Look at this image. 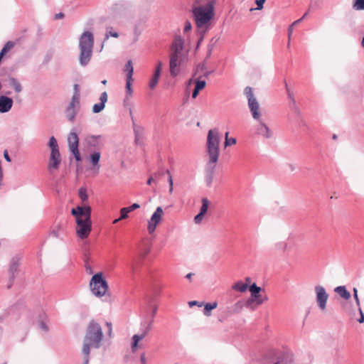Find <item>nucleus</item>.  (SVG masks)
<instances>
[{
    "label": "nucleus",
    "mask_w": 364,
    "mask_h": 364,
    "mask_svg": "<svg viewBox=\"0 0 364 364\" xmlns=\"http://www.w3.org/2000/svg\"><path fill=\"white\" fill-rule=\"evenodd\" d=\"M149 253V249H146L143 253L140 254L142 258H144Z\"/></svg>",
    "instance_id": "62"
},
{
    "label": "nucleus",
    "mask_w": 364,
    "mask_h": 364,
    "mask_svg": "<svg viewBox=\"0 0 364 364\" xmlns=\"http://www.w3.org/2000/svg\"><path fill=\"white\" fill-rule=\"evenodd\" d=\"M161 67H162V63L161 61H159L158 63H157V65L156 67L155 70H159V71L161 73Z\"/></svg>",
    "instance_id": "59"
},
{
    "label": "nucleus",
    "mask_w": 364,
    "mask_h": 364,
    "mask_svg": "<svg viewBox=\"0 0 364 364\" xmlns=\"http://www.w3.org/2000/svg\"><path fill=\"white\" fill-rule=\"evenodd\" d=\"M244 93L247 100L248 108L254 120H259L262 117L259 102L250 87H246Z\"/></svg>",
    "instance_id": "7"
},
{
    "label": "nucleus",
    "mask_w": 364,
    "mask_h": 364,
    "mask_svg": "<svg viewBox=\"0 0 364 364\" xmlns=\"http://www.w3.org/2000/svg\"><path fill=\"white\" fill-rule=\"evenodd\" d=\"M107 326H108V335L110 337L112 336V325L109 323H107Z\"/></svg>",
    "instance_id": "61"
},
{
    "label": "nucleus",
    "mask_w": 364,
    "mask_h": 364,
    "mask_svg": "<svg viewBox=\"0 0 364 364\" xmlns=\"http://www.w3.org/2000/svg\"><path fill=\"white\" fill-rule=\"evenodd\" d=\"M183 48V40L182 39V38L180 36H176L172 43V45L171 47V50L174 51V52L181 53Z\"/></svg>",
    "instance_id": "21"
},
{
    "label": "nucleus",
    "mask_w": 364,
    "mask_h": 364,
    "mask_svg": "<svg viewBox=\"0 0 364 364\" xmlns=\"http://www.w3.org/2000/svg\"><path fill=\"white\" fill-rule=\"evenodd\" d=\"M7 82H8L9 86L13 87L16 93L18 94L22 91L23 87H22L21 84L15 77H9L7 80Z\"/></svg>",
    "instance_id": "23"
},
{
    "label": "nucleus",
    "mask_w": 364,
    "mask_h": 364,
    "mask_svg": "<svg viewBox=\"0 0 364 364\" xmlns=\"http://www.w3.org/2000/svg\"><path fill=\"white\" fill-rule=\"evenodd\" d=\"M220 139V134L217 129L208 131L207 136V151L209 159H218Z\"/></svg>",
    "instance_id": "5"
},
{
    "label": "nucleus",
    "mask_w": 364,
    "mask_h": 364,
    "mask_svg": "<svg viewBox=\"0 0 364 364\" xmlns=\"http://www.w3.org/2000/svg\"><path fill=\"white\" fill-rule=\"evenodd\" d=\"M315 292L318 306L322 311H324L326 309L328 294H327L325 288L320 285L315 287Z\"/></svg>",
    "instance_id": "13"
},
{
    "label": "nucleus",
    "mask_w": 364,
    "mask_h": 364,
    "mask_svg": "<svg viewBox=\"0 0 364 364\" xmlns=\"http://www.w3.org/2000/svg\"><path fill=\"white\" fill-rule=\"evenodd\" d=\"M206 82L205 80H197L196 82V86L195 87L200 91L205 87Z\"/></svg>",
    "instance_id": "41"
},
{
    "label": "nucleus",
    "mask_w": 364,
    "mask_h": 364,
    "mask_svg": "<svg viewBox=\"0 0 364 364\" xmlns=\"http://www.w3.org/2000/svg\"><path fill=\"white\" fill-rule=\"evenodd\" d=\"M100 152L98 151H95L92 154H90L89 159H100Z\"/></svg>",
    "instance_id": "46"
},
{
    "label": "nucleus",
    "mask_w": 364,
    "mask_h": 364,
    "mask_svg": "<svg viewBox=\"0 0 364 364\" xmlns=\"http://www.w3.org/2000/svg\"><path fill=\"white\" fill-rule=\"evenodd\" d=\"M247 288H248L247 284H245L242 281H238V282H235L232 287V289L233 290L239 291V292H242V293L245 292L247 291Z\"/></svg>",
    "instance_id": "26"
},
{
    "label": "nucleus",
    "mask_w": 364,
    "mask_h": 364,
    "mask_svg": "<svg viewBox=\"0 0 364 364\" xmlns=\"http://www.w3.org/2000/svg\"><path fill=\"white\" fill-rule=\"evenodd\" d=\"M60 230H61V225L60 224L56 225L50 230V235H52L54 237H58Z\"/></svg>",
    "instance_id": "36"
},
{
    "label": "nucleus",
    "mask_w": 364,
    "mask_h": 364,
    "mask_svg": "<svg viewBox=\"0 0 364 364\" xmlns=\"http://www.w3.org/2000/svg\"><path fill=\"white\" fill-rule=\"evenodd\" d=\"M109 36L117 38L119 36V34L117 32L115 31H108L105 35V40L108 39Z\"/></svg>",
    "instance_id": "48"
},
{
    "label": "nucleus",
    "mask_w": 364,
    "mask_h": 364,
    "mask_svg": "<svg viewBox=\"0 0 364 364\" xmlns=\"http://www.w3.org/2000/svg\"><path fill=\"white\" fill-rule=\"evenodd\" d=\"M218 39H219L218 38H215V37H214L211 39L210 43L208 46V53H207V56H206L207 58L210 57L212 50L215 46V44L218 42Z\"/></svg>",
    "instance_id": "33"
},
{
    "label": "nucleus",
    "mask_w": 364,
    "mask_h": 364,
    "mask_svg": "<svg viewBox=\"0 0 364 364\" xmlns=\"http://www.w3.org/2000/svg\"><path fill=\"white\" fill-rule=\"evenodd\" d=\"M151 327V321L149 322L148 326L146 327L145 331L141 335H134L133 336V337H132L133 343H132V350L133 352L136 350V349L137 348L138 343L146 336L148 332L150 331Z\"/></svg>",
    "instance_id": "20"
},
{
    "label": "nucleus",
    "mask_w": 364,
    "mask_h": 364,
    "mask_svg": "<svg viewBox=\"0 0 364 364\" xmlns=\"http://www.w3.org/2000/svg\"><path fill=\"white\" fill-rule=\"evenodd\" d=\"M90 287L92 294L98 297L105 296L108 289L107 282L102 278V273L101 272L92 276Z\"/></svg>",
    "instance_id": "6"
},
{
    "label": "nucleus",
    "mask_w": 364,
    "mask_h": 364,
    "mask_svg": "<svg viewBox=\"0 0 364 364\" xmlns=\"http://www.w3.org/2000/svg\"><path fill=\"white\" fill-rule=\"evenodd\" d=\"M77 173L86 176H93L98 173L100 166L99 161H77Z\"/></svg>",
    "instance_id": "8"
},
{
    "label": "nucleus",
    "mask_w": 364,
    "mask_h": 364,
    "mask_svg": "<svg viewBox=\"0 0 364 364\" xmlns=\"http://www.w3.org/2000/svg\"><path fill=\"white\" fill-rule=\"evenodd\" d=\"M294 26H296V21H294V22L291 24V26H290V27H289V38H291V34H292V33H293V31H294Z\"/></svg>",
    "instance_id": "53"
},
{
    "label": "nucleus",
    "mask_w": 364,
    "mask_h": 364,
    "mask_svg": "<svg viewBox=\"0 0 364 364\" xmlns=\"http://www.w3.org/2000/svg\"><path fill=\"white\" fill-rule=\"evenodd\" d=\"M108 95L107 92L101 93L100 97V102L96 103L92 106V111L95 114L101 112L105 107V104L107 102Z\"/></svg>",
    "instance_id": "18"
},
{
    "label": "nucleus",
    "mask_w": 364,
    "mask_h": 364,
    "mask_svg": "<svg viewBox=\"0 0 364 364\" xmlns=\"http://www.w3.org/2000/svg\"><path fill=\"white\" fill-rule=\"evenodd\" d=\"M130 213L129 210L127 207L122 208L120 210V219L124 220L126 219L128 217V213Z\"/></svg>",
    "instance_id": "40"
},
{
    "label": "nucleus",
    "mask_w": 364,
    "mask_h": 364,
    "mask_svg": "<svg viewBox=\"0 0 364 364\" xmlns=\"http://www.w3.org/2000/svg\"><path fill=\"white\" fill-rule=\"evenodd\" d=\"M180 53L171 51L170 55V60H173L174 62H178L179 58Z\"/></svg>",
    "instance_id": "43"
},
{
    "label": "nucleus",
    "mask_w": 364,
    "mask_h": 364,
    "mask_svg": "<svg viewBox=\"0 0 364 364\" xmlns=\"http://www.w3.org/2000/svg\"><path fill=\"white\" fill-rule=\"evenodd\" d=\"M335 292L337 293L341 298L345 300H348L350 298V294L347 291L346 287L339 286L335 288Z\"/></svg>",
    "instance_id": "24"
},
{
    "label": "nucleus",
    "mask_w": 364,
    "mask_h": 364,
    "mask_svg": "<svg viewBox=\"0 0 364 364\" xmlns=\"http://www.w3.org/2000/svg\"><path fill=\"white\" fill-rule=\"evenodd\" d=\"M124 72L127 73L126 79H133L134 68L132 61L129 60L124 67Z\"/></svg>",
    "instance_id": "25"
},
{
    "label": "nucleus",
    "mask_w": 364,
    "mask_h": 364,
    "mask_svg": "<svg viewBox=\"0 0 364 364\" xmlns=\"http://www.w3.org/2000/svg\"><path fill=\"white\" fill-rule=\"evenodd\" d=\"M132 122L134 133L135 144L140 146L143 145L144 142V129L136 124L133 116H132Z\"/></svg>",
    "instance_id": "15"
},
{
    "label": "nucleus",
    "mask_w": 364,
    "mask_h": 364,
    "mask_svg": "<svg viewBox=\"0 0 364 364\" xmlns=\"http://www.w3.org/2000/svg\"><path fill=\"white\" fill-rule=\"evenodd\" d=\"M4 159H11L7 150H5L4 151Z\"/></svg>",
    "instance_id": "63"
},
{
    "label": "nucleus",
    "mask_w": 364,
    "mask_h": 364,
    "mask_svg": "<svg viewBox=\"0 0 364 364\" xmlns=\"http://www.w3.org/2000/svg\"><path fill=\"white\" fill-rule=\"evenodd\" d=\"M167 173L169 175L168 183H169V193L173 192V179L168 170H166Z\"/></svg>",
    "instance_id": "49"
},
{
    "label": "nucleus",
    "mask_w": 364,
    "mask_h": 364,
    "mask_svg": "<svg viewBox=\"0 0 364 364\" xmlns=\"http://www.w3.org/2000/svg\"><path fill=\"white\" fill-rule=\"evenodd\" d=\"M178 65L177 62H174L173 60H170L169 67H170V73L171 75L173 77L178 75V70H176V67Z\"/></svg>",
    "instance_id": "35"
},
{
    "label": "nucleus",
    "mask_w": 364,
    "mask_h": 364,
    "mask_svg": "<svg viewBox=\"0 0 364 364\" xmlns=\"http://www.w3.org/2000/svg\"><path fill=\"white\" fill-rule=\"evenodd\" d=\"M228 132H227L225 134V146H230V145H232V144H235L236 143V139L235 138L229 139L228 137Z\"/></svg>",
    "instance_id": "42"
},
{
    "label": "nucleus",
    "mask_w": 364,
    "mask_h": 364,
    "mask_svg": "<svg viewBox=\"0 0 364 364\" xmlns=\"http://www.w3.org/2000/svg\"><path fill=\"white\" fill-rule=\"evenodd\" d=\"M102 339L103 332L100 325L92 320L87 326L82 345V353L85 355V364L88 363L90 348H99Z\"/></svg>",
    "instance_id": "3"
},
{
    "label": "nucleus",
    "mask_w": 364,
    "mask_h": 364,
    "mask_svg": "<svg viewBox=\"0 0 364 364\" xmlns=\"http://www.w3.org/2000/svg\"><path fill=\"white\" fill-rule=\"evenodd\" d=\"M48 146L50 149V159H59L60 154L59 151V147L55 136H51L49 139Z\"/></svg>",
    "instance_id": "16"
},
{
    "label": "nucleus",
    "mask_w": 364,
    "mask_h": 364,
    "mask_svg": "<svg viewBox=\"0 0 364 364\" xmlns=\"http://www.w3.org/2000/svg\"><path fill=\"white\" fill-rule=\"evenodd\" d=\"M353 9L356 11L364 10V0H353Z\"/></svg>",
    "instance_id": "34"
},
{
    "label": "nucleus",
    "mask_w": 364,
    "mask_h": 364,
    "mask_svg": "<svg viewBox=\"0 0 364 364\" xmlns=\"http://www.w3.org/2000/svg\"><path fill=\"white\" fill-rule=\"evenodd\" d=\"M192 28L191 23L188 21H187L184 26V31L188 32Z\"/></svg>",
    "instance_id": "55"
},
{
    "label": "nucleus",
    "mask_w": 364,
    "mask_h": 364,
    "mask_svg": "<svg viewBox=\"0 0 364 364\" xmlns=\"http://www.w3.org/2000/svg\"><path fill=\"white\" fill-rule=\"evenodd\" d=\"M79 197L82 202H85L87 200L88 196L85 188H81L79 190Z\"/></svg>",
    "instance_id": "37"
},
{
    "label": "nucleus",
    "mask_w": 364,
    "mask_h": 364,
    "mask_svg": "<svg viewBox=\"0 0 364 364\" xmlns=\"http://www.w3.org/2000/svg\"><path fill=\"white\" fill-rule=\"evenodd\" d=\"M71 214L75 218V232L81 239H87L92 230L91 208L88 205L77 206L71 210Z\"/></svg>",
    "instance_id": "2"
},
{
    "label": "nucleus",
    "mask_w": 364,
    "mask_h": 364,
    "mask_svg": "<svg viewBox=\"0 0 364 364\" xmlns=\"http://www.w3.org/2000/svg\"><path fill=\"white\" fill-rule=\"evenodd\" d=\"M353 297L355 300V303H356V305L358 306V308L359 306H360V299L358 298V290L356 288H353Z\"/></svg>",
    "instance_id": "44"
},
{
    "label": "nucleus",
    "mask_w": 364,
    "mask_h": 364,
    "mask_svg": "<svg viewBox=\"0 0 364 364\" xmlns=\"http://www.w3.org/2000/svg\"><path fill=\"white\" fill-rule=\"evenodd\" d=\"M132 97H128L127 95H125L124 99L123 100V105L124 107L127 108L129 109V112L130 114V117L133 116L132 114V102H131Z\"/></svg>",
    "instance_id": "30"
},
{
    "label": "nucleus",
    "mask_w": 364,
    "mask_h": 364,
    "mask_svg": "<svg viewBox=\"0 0 364 364\" xmlns=\"http://www.w3.org/2000/svg\"><path fill=\"white\" fill-rule=\"evenodd\" d=\"M257 122L256 126L257 134L265 138L270 139L273 136V132L269 127V126L264 122L263 119L261 117L259 120H255Z\"/></svg>",
    "instance_id": "14"
},
{
    "label": "nucleus",
    "mask_w": 364,
    "mask_h": 364,
    "mask_svg": "<svg viewBox=\"0 0 364 364\" xmlns=\"http://www.w3.org/2000/svg\"><path fill=\"white\" fill-rule=\"evenodd\" d=\"M60 164V161H50L48 167L50 172L53 173L58 169Z\"/></svg>",
    "instance_id": "32"
},
{
    "label": "nucleus",
    "mask_w": 364,
    "mask_h": 364,
    "mask_svg": "<svg viewBox=\"0 0 364 364\" xmlns=\"http://www.w3.org/2000/svg\"><path fill=\"white\" fill-rule=\"evenodd\" d=\"M18 264L19 260L18 259L15 258L11 260L9 266V272L11 274H14L17 271Z\"/></svg>",
    "instance_id": "31"
},
{
    "label": "nucleus",
    "mask_w": 364,
    "mask_h": 364,
    "mask_svg": "<svg viewBox=\"0 0 364 364\" xmlns=\"http://www.w3.org/2000/svg\"><path fill=\"white\" fill-rule=\"evenodd\" d=\"M218 306V303L216 301L212 303H207L205 305L203 313L205 316H210V311L216 309Z\"/></svg>",
    "instance_id": "28"
},
{
    "label": "nucleus",
    "mask_w": 364,
    "mask_h": 364,
    "mask_svg": "<svg viewBox=\"0 0 364 364\" xmlns=\"http://www.w3.org/2000/svg\"><path fill=\"white\" fill-rule=\"evenodd\" d=\"M250 291V297L246 302L247 306H250L252 304L256 306H259L268 301V296L265 294H260L262 289L257 287L255 283H253L249 287Z\"/></svg>",
    "instance_id": "9"
},
{
    "label": "nucleus",
    "mask_w": 364,
    "mask_h": 364,
    "mask_svg": "<svg viewBox=\"0 0 364 364\" xmlns=\"http://www.w3.org/2000/svg\"><path fill=\"white\" fill-rule=\"evenodd\" d=\"M80 109V100H77V97L71 98L70 102L68 105L65 110L66 119L71 123L75 121L77 114Z\"/></svg>",
    "instance_id": "10"
},
{
    "label": "nucleus",
    "mask_w": 364,
    "mask_h": 364,
    "mask_svg": "<svg viewBox=\"0 0 364 364\" xmlns=\"http://www.w3.org/2000/svg\"><path fill=\"white\" fill-rule=\"evenodd\" d=\"M217 0H193L191 11L195 23L202 34L198 43L203 39V35L212 28L215 17V6Z\"/></svg>",
    "instance_id": "1"
},
{
    "label": "nucleus",
    "mask_w": 364,
    "mask_h": 364,
    "mask_svg": "<svg viewBox=\"0 0 364 364\" xmlns=\"http://www.w3.org/2000/svg\"><path fill=\"white\" fill-rule=\"evenodd\" d=\"M79 138L74 129H72L68 136V144L70 151L73 154L75 159H81L78 150Z\"/></svg>",
    "instance_id": "11"
},
{
    "label": "nucleus",
    "mask_w": 364,
    "mask_h": 364,
    "mask_svg": "<svg viewBox=\"0 0 364 364\" xmlns=\"http://www.w3.org/2000/svg\"><path fill=\"white\" fill-rule=\"evenodd\" d=\"M63 16H64V14L63 13H58V14H55V18L56 19H60V18H62Z\"/></svg>",
    "instance_id": "64"
},
{
    "label": "nucleus",
    "mask_w": 364,
    "mask_h": 364,
    "mask_svg": "<svg viewBox=\"0 0 364 364\" xmlns=\"http://www.w3.org/2000/svg\"><path fill=\"white\" fill-rule=\"evenodd\" d=\"M285 87L287 90V93L288 95V97L290 100L289 102V107L291 109H294V105H295V100H294V91L291 90L288 86V84L285 82Z\"/></svg>",
    "instance_id": "27"
},
{
    "label": "nucleus",
    "mask_w": 364,
    "mask_h": 364,
    "mask_svg": "<svg viewBox=\"0 0 364 364\" xmlns=\"http://www.w3.org/2000/svg\"><path fill=\"white\" fill-rule=\"evenodd\" d=\"M74 93L72 96V98L77 97V100H80V89L79 85L77 84H75L73 86Z\"/></svg>",
    "instance_id": "39"
},
{
    "label": "nucleus",
    "mask_w": 364,
    "mask_h": 364,
    "mask_svg": "<svg viewBox=\"0 0 364 364\" xmlns=\"http://www.w3.org/2000/svg\"><path fill=\"white\" fill-rule=\"evenodd\" d=\"M140 205L138 203H133L131 206L127 207L129 211H133L137 208H139Z\"/></svg>",
    "instance_id": "54"
},
{
    "label": "nucleus",
    "mask_w": 364,
    "mask_h": 364,
    "mask_svg": "<svg viewBox=\"0 0 364 364\" xmlns=\"http://www.w3.org/2000/svg\"><path fill=\"white\" fill-rule=\"evenodd\" d=\"M134 79H126V86H125V95L128 97H132L133 90H132V82Z\"/></svg>",
    "instance_id": "29"
},
{
    "label": "nucleus",
    "mask_w": 364,
    "mask_h": 364,
    "mask_svg": "<svg viewBox=\"0 0 364 364\" xmlns=\"http://www.w3.org/2000/svg\"><path fill=\"white\" fill-rule=\"evenodd\" d=\"M201 203L202 205L200 207V212L194 218V222L196 224H200L202 222L203 217L206 214L210 205V202L208 199L206 198H202Z\"/></svg>",
    "instance_id": "17"
},
{
    "label": "nucleus",
    "mask_w": 364,
    "mask_h": 364,
    "mask_svg": "<svg viewBox=\"0 0 364 364\" xmlns=\"http://www.w3.org/2000/svg\"><path fill=\"white\" fill-rule=\"evenodd\" d=\"M13 100L7 96L0 97V112H8L12 107Z\"/></svg>",
    "instance_id": "19"
},
{
    "label": "nucleus",
    "mask_w": 364,
    "mask_h": 364,
    "mask_svg": "<svg viewBox=\"0 0 364 364\" xmlns=\"http://www.w3.org/2000/svg\"><path fill=\"white\" fill-rule=\"evenodd\" d=\"M158 81H159L158 79H156V77H152L151 79L150 80V82H149V87L151 89H154L156 86V85L158 83Z\"/></svg>",
    "instance_id": "47"
},
{
    "label": "nucleus",
    "mask_w": 364,
    "mask_h": 364,
    "mask_svg": "<svg viewBox=\"0 0 364 364\" xmlns=\"http://www.w3.org/2000/svg\"><path fill=\"white\" fill-rule=\"evenodd\" d=\"M94 46V37L91 32L85 31L79 38L80 56L79 61L82 66H85L90 62Z\"/></svg>",
    "instance_id": "4"
},
{
    "label": "nucleus",
    "mask_w": 364,
    "mask_h": 364,
    "mask_svg": "<svg viewBox=\"0 0 364 364\" xmlns=\"http://www.w3.org/2000/svg\"><path fill=\"white\" fill-rule=\"evenodd\" d=\"M99 137H100V136H92V137H90V138L88 139V143H89L90 144H93V145H95V144L97 142V140H98V138H99Z\"/></svg>",
    "instance_id": "52"
},
{
    "label": "nucleus",
    "mask_w": 364,
    "mask_h": 364,
    "mask_svg": "<svg viewBox=\"0 0 364 364\" xmlns=\"http://www.w3.org/2000/svg\"><path fill=\"white\" fill-rule=\"evenodd\" d=\"M130 269H131L132 273L134 274L136 270V262L135 261L132 262V264H130Z\"/></svg>",
    "instance_id": "56"
},
{
    "label": "nucleus",
    "mask_w": 364,
    "mask_h": 364,
    "mask_svg": "<svg viewBox=\"0 0 364 364\" xmlns=\"http://www.w3.org/2000/svg\"><path fill=\"white\" fill-rule=\"evenodd\" d=\"M199 92L200 91L195 87V89H194V90H193V92L192 93V97L194 98V99L196 98V97L198 96Z\"/></svg>",
    "instance_id": "58"
},
{
    "label": "nucleus",
    "mask_w": 364,
    "mask_h": 364,
    "mask_svg": "<svg viewBox=\"0 0 364 364\" xmlns=\"http://www.w3.org/2000/svg\"><path fill=\"white\" fill-rule=\"evenodd\" d=\"M163 215V209L161 207H157L150 220L148 221L147 229L149 233L152 234L155 231L158 225L162 221Z\"/></svg>",
    "instance_id": "12"
},
{
    "label": "nucleus",
    "mask_w": 364,
    "mask_h": 364,
    "mask_svg": "<svg viewBox=\"0 0 364 364\" xmlns=\"http://www.w3.org/2000/svg\"><path fill=\"white\" fill-rule=\"evenodd\" d=\"M243 308V304L241 301H237L233 306H232V310L234 312H240Z\"/></svg>",
    "instance_id": "38"
},
{
    "label": "nucleus",
    "mask_w": 364,
    "mask_h": 364,
    "mask_svg": "<svg viewBox=\"0 0 364 364\" xmlns=\"http://www.w3.org/2000/svg\"><path fill=\"white\" fill-rule=\"evenodd\" d=\"M188 304H189V306H191H191H195V305H198V306H202V304H200L198 303V301H190V302L188 303Z\"/></svg>",
    "instance_id": "57"
},
{
    "label": "nucleus",
    "mask_w": 364,
    "mask_h": 364,
    "mask_svg": "<svg viewBox=\"0 0 364 364\" xmlns=\"http://www.w3.org/2000/svg\"><path fill=\"white\" fill-rule=\"evenodd\" d=\"M358 309V311H359V313H360V318L358 320V321L360 323H364V314H363V310H362V309H361V307H360V306H359Z\"/></svg>",
    "instance_id": "50"
},
{
    "label": "nucleus",
    "mask_w": 364,
    "mask_h": 364,
    "mask_svg": "<svg viewBox=\"0 0 364 364\" xmlns=\"http://www.w3.org/2000/svg\"><path fill=\"white\" fill-rule=\"evenodd\" d=\"M161 73L158 70H155L152 77H156L159 80Z\"/></svg>",
    "instance_id": "60"
},
{
    "label": "nucleus",
    "mask_w": 364,
    "mask_h": 364,
    "mask_svg": "<svg viewBox=\"0 0 364 364\" xmlns=\"http://www.w3.org/2000/svg\"><path fill=\"white\" fill-rule=\"evenodd\" d=\"M216 162L217 161H208L205 168L207 173L210 175L208 181V185L210 186L212 181V175L213 173V171L216 167Z\"/></svg>",
    "instance_id": "22"
},
{
    "label": "nucleus",
    "mask_w": 364,
    "mask_h": 364,
    "mask_svg": "<svg viewBox=\"0 0 364 364\" xmlns=\"http://www.w3.org/2000/svg\"><path fill=\"white\" fill-rule=\"evenodd\" d=\"M14 44L13 43L9 41L6 43V45L4 46V48L1 50V52L4 53H6L8 50H9L12 47Z\"/></svg>",
    "instance_id": "45"
},
{
    "label": "nucleus",
    "mask_w": 364,
    "mask_h": 364,
    "mask_svg": "<svg viewBox=\"0 0 364 364\" xmlns=\"http://www.w3.org/2000/svg\"><path fill=\"white\" fill-rule=\"evenodd\" d=\"M266 0H256L257 8L256 9L261 10L263 8L264 3Z\"/></svg>",
    "instance_id": "51"
}]
</instances>
